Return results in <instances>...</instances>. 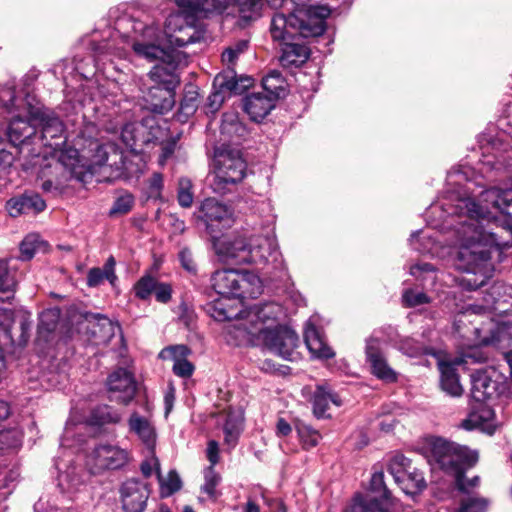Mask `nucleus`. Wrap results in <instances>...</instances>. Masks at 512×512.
<instances>
[{
    "label": "nucleus",
    "instance_id": "nucleus-43",
    "mask_svg": "<svg viewBox=\"0 0 512 512\" xmlns=\"http://www.w3.org/2000/svg\"><path fill=\"white\" fill-rule=\"evenodd\" d=\"M59 317L60 313L58 309H48L43 311L39 317V336L47 338V336L56 329Z\"/></svg>",
    "mask_w": 512,
    "mask_h": 512
},
{
    "label": "nucleus",
    "instance_id": "nucleus-53",
    "mask_svg": "<svg viewBox=\"0 0 512 512\" xmlns=\"http://www.w3.org/2000/svg\"><path fill=\"white\" fill-rule=\"evenodd\" d=\"M158 480L163 497L170 496L181 488V479L176 471H170L165 479L160 474Z\"/></svg>",
    "mask_w": 512,
    "mask_h": 512
},
{
    "label": "nucleus",
    "instance_id": "nucleus-52",
    "mask_svg": "<svg viewBox=\"0 0 512 512\" xmlns=\"http://www.w3.org/2000/svg\"><path fill=\"white\" fill-rule=\"evenodd\" d=\"M192 182L187 177H182L178 181V191L177 198L180 206L184 208H188L193 203V192H192Z\"/></svg>",
    "mask_w": 512,
    "mask_h": 512
},
{
    "label": "nucleus",
    "instance_id": "nucleus-54",
    "mask_svg": "<svg viewBox=\"0 0 512 512\" xmlns=\"http://www.w3.org/2000/svg\"><path fill=\"white\" fill-rule=\"evenodd\" d=\"M470 172V168L467 167L453 169L448 173L447 181L451 185H461L462 183L465 182V192L473 193V189L471 187V185H473V182L468 177Z\"/></svg>",
    "mask_w": 512,
    "mask_h": 512
},
{
    "label": "nucleus",
    "instance_id": "nucleus-45",
    "mask_svg": "<svg viewBox=\"0 0 512 512\" xmlns=\"http://www.w3.org/2000/svg\"><path fill=\"white\" fill-rule=\"evenodd\" d=\"M242 425V417L240 414L229 413L224 424L225 442L234 446L237 441Z\"/></svg>",
    "mask_w": 512,
    "mask_h": 512
},
{
    "label": "nucleus",
    "instance_id": "nucleus-19",
    "mask_svg": "<svg viewBox=\"0 0 512 512\" xmlns=\"http://www.w3.org/2000/svg\"><path fill=\"white\" fill-rule=\"evenodd\" d=\"M91 459L98 471L119 469L128 462V452L118 446L103 444L94 449Z\"/></svg>",
    "mask_w": 512,
    "mask_h": 512
},
{
    "label": "nucleus",
    "instance_id": "nucleus-64",
    "mask_svg": "<svg viewBox=\"0 0 512 512\" xmlns=\"http://www.w3.org/2000/svg\"><path fill=\"white\" fill-rule=\"evenodd\" d=\"M154 294L158 302L167 303L170 301L172 296V287L168 283L157 281Z\"/></svg>",
    "mask_w": 512,
    "mask_h": 512
},
{
    "label": "nucleus",
    "instance_id": "nucleus-8",
    "mask_svg": "<svg viewBox=\"0 0 512 512\" xmlns=\"http://www.w3.org/2000/svg\"><path fill=\"white\" fill-rule=\"evenodd\" d=\"M246 163L237 149L219 148L214 155V175L211 187L214 192L224 194L243 180Z\"/></svg>",
    "mask_w": 512,
    "mask_h": 512
},
{
    "label": "nucleus",
    "instance_id": "nucleus-13",
    "mask_svg": "<svg viewBox=\"0 0 512 512\" xmlns=\"http://www.w3.org/2000/svg\"><path fill=\"white\" fill-rule=\"evenodd\" d=\"M471 384V396L477 402L493 399L504 390L503 376L492 367L475 371Z\"/></svg>",
    "mask_w": 512,
    "mask_h": 512
},
{
    "label": "nucleus",
    "instance_id": "nucleus-46",
    "mask_svg": "<svg viewBox=\"0 0 512 512\" xmlns=\"http://www.w3.org/2000/svg\"><path fill=\"white\" fill-rule=\"evenodd\" d=\"M43 242L37 234H28L20 243V259L28 261L41 249Z\"/></svg>",
    "mask_w": 512,
    "mask_h": 512
},
{
    "label": "nucleus",
    "instance_id": "nucleus-5",
    "mask_svg": "<svg viewBox=\"0 0 512 512\" xmlns=\"http://www.w3.org/2000/svg\"><path fill=\"white\" fill-rule=\"evenodd\" d=\"M331 10L326 5L296 3L288 15L277 13L270 25L271 37L275 41H286L296 36L308 39L321 36L326 30V19Z\"/></svg>",
    "mask_w": 512,
    "mask_h": 512
},
{
    "label": "nucleus",
    "instance_id": "nucleus-27",
    "mask_svg": "<svg viewBox=\"0 0 512 512\" xmlns=\"http://www.w3.org/2000/svg\"><path fill=\"white\" fill-rule=\"evenodd\" d=\"M275 100L264 93H252L244 99V110L253 121H260L274 108Z\"/></svg>",
    "mask_w": 512,
    "mask_h": 512
},
{
    "label": "nucleus",
    "instance_id": "nucleus-41",
    "mask_svg": "<svg viewBox=\"0 0 512 512\" xmlns=\"http://www.w3.org/2000/svg\"><path fill=\"white\" fill-rule=\"evenodd\" d=\"M230 4H233L244 20H253L260 16L262 0H231Z\"/></svg>",
    "mask_w": 512,
    "mask_h": 512
},
{
    "label": "nucleus",
    "instance_id": "nucleus-22",
    "mask_svg": "<svg viewBox=\"0 0 512 512\" xmlns=\"http://www.w3.org/2000/svg\"><path fill=\"white\" fill-rule=\"evenodd\" d=\"M240 273L241 271L235 269L217 270L211 276V285L220 296L235 298L239 294Z\"/></svg>",
    "mask_w": 512,
    "mask_h": 512
},
{
    "label": "nucleus",
    "instance_id": "nucleus-55",
    "mask_svg": "<svg viewBox=\"0 0 512 512\" xmlns=\"http://www.w3.org/2000/svg\"><path fill=\"white\" fill-rule=\"evenodd\" d=\"M22 443V433L18 429L0 432V449H15Z\"/></svg>",
    "mask_w": 512,
    "mask_h": 512
},
{
    "label": "nucleus",
    "instance_id": "nucleus-47",
    "mask_svg": "<svg viewBox=\"0 0 512 512\" xmlns=\"http://www.w3.org/2000/svg\"><path fill=\"white\" fill-rule=\"evenodd\" d=\"M296 430L305 449L315 447L321 439L320 433L305 423H297Z\"/></svg>",
    "mask_w": 512,
    "mask_h": 512
},
{
    "label": "nucleus",
    "instance_id": "nucleus-44",
    "mask_svg": "<svg viewBox=\"0 0 512 512\" xmlns=\"http://www.w3.org/2000/svg\"><path fill=\"white\" fill-rule=\"evenodd\" d=\"M262 86L266 91V95L272 97L275 101L281 97L284 92V80L277 71H273L264 77L262 80Z\"/></svg>",
    "mask_w": 512,
    "mask_h": 512
},
{
    "label": "nucleus",
    "instance_id": "nucleus-21",
    "mask_svg": "<svg viewBox=\"0 0 512 512\" xmlns=\"http://www.w3.org/2000/svg\"><path fill=\"white\" fill-rule=\"evenodd\" d=\"M231 297L221 296L220 299L214 301L208 306V312L212 318L217 321H233L228 327V333L236 339V329L238 322L244 313L249 309L238 310L228 304Z\"/></svg>",
    "mask_w": 512,
    "mask_h": 512
},
{
    "label": "nucleus",
    "instance_id": "nucleus-11",
    "mask_svg": "<svg viewBox=\"0 0 512 512\" xmlns=\"http://www.w3.org/2000/svg\"><path fill=\"white\" fill-rule=\"evenodd\" d=\"M31 121L41 128L40 140L44 146L57 150L65 143L64 125L60 118L47 108L31 109Z\"/></svg>",
    "mask_w": 512,
    "mask_h": 512
},
{
    "label": "nucleus",
    "instance_id": "nucleus-61",
    "mask_svg": "<svg viewBox=\"0 0 512 512\" xmlns=\"http://www.w3.org/2000/svg\"><path fill=\"white\" fill-rule=\"evenodd\" d=\"M487 501L482 498L468 497L461 503L458 512H485Z\"/></svg>",
    "mask_w": 512,
    "mask_h": 512
},
{
    "label": "nucleus",
    "instance_id": "nucleus-3",
    "mask_svg": "<svg viewBox=\"0 0 512 512\" xmlns=\"http://www.w3.org/2000/svg\"><path fill=\"white\" fill-rule=\"evenodd\" d=\"M145 35L151 41L135 40L132 47L136 55L150 62L159 61L150 71L149 77L154 82L148 90L146 101L151 109L158 113H165L175 104V88L180 83L178 69L186 66L185 56L177 51H165L159 42L157 29L150 27Z\"/></svg>",
    "mask_w": 512,
    "mask_h": 512
},
{
    "label": "nucleus",
    "instance_id": "nucleus-62",
    "mask_svg": "<svg viewBox=\"0 0 512 512\" xmlns=\"http://www.w3.org/2000/svg\"><path fill=\"white\" fill-rule=\"evenodd\" d=\"M150 456L142 462L141 464V472L145 477H150L154 471L157 473V477H159L160 473V463L158 458L154 454V449H148Z\"/></svg>",
    "mask_w": 512,
    "mask_h": 512
},
{
    "label": "nucleus",
    "instance_id": "nucleus-51",
    "mask_svg": "<svg viewBox=\"0 0 512 512\" xmlns=\"http://www.w3.org/2000/svg\"><path fill=\"white\" fill-rule=\"evenodd\" d=\"M56 468L60 471L58 476V484L62 491L70 492L75 490L79 485L80 481L75 473V468L70 467L66 471H61V467L56 463Z\"/></svg>",
    "mask_w": 512,
    "mask_h": 512
},
{
    "label": "nucleus",
    "instance_id": "nucleus-57",
    "mask_svg": "<svg viewBox=\"0 0 512 512\" xmlns=\"http://www.w3.org/2000/svg\"><path fill=\"white\" fill-rule=\"evenodd\" d=\"M403 302L407 307H415L422 304H427L430 302L429 296H427L423 292H419L413 289H407L404 291Z\"/></svg>",
    "mask_w": 512,
    "mask_h": 512
},
{
    "label": "nucleus",
    "instance_id": "nucleus-15",
    "mask_svg": "<svg viewBox=\"0 0 512 512\" xmlns=\"http://www.w3.org/2000/svg\"><path fill=\"white\" fill-rule=\"evenodd\" d=\"M109 399L127 405L135 396L136 384L133 375L124 368L113 371L107 378Z\"/></svg>",
    "mask_w": 512,
    "mask_h": 512
},
{
    "label": "nucleus",
    "instance_id": "nucleus-29",
    "mask_svg": "<svg viewBox=\"0 0 512 512\" xmlns=\"http://www.w3.org/2000/svg\"><path fill=\"white\" fill-rule=\"evenodd\" d=\"M494 416V411L490 407L481 405L462 421L461 427L466 430L481 429L493 433L495 429Z\"/></svg>",
    "mask_w": 512,
    "mask_h": 512
},
{
    "label": "nucleus",
    "instance_id": "nucleus-34",
    "mask_svg": "<svg viewBox=\"0 0 512 512\" xmlns=\"http://www.w3.org/2000/svg\"><path fill=\"white\" fill-rule=\"evenodd\" d=\"M220 132L223 140L239 142L247 135L245 125L239 120V116L235 112H227L222 116Z\"/></svg>",
    "mask_w": 512,
    "mask_h": 512
},
{
    "label": "nucleus",
    "instance_id": "nucleus-31",
    "mask_svg": "<svg viewBox=\"0 0 512 512\" xmlns=\"http://www.w3.org/2000/svg\"><path fill=\"white\" fill-rule=\"evenodd\" d=\"M237 86L233 76L228 78L225 74H218L214 79L215 91L208 97V105L211 111H216L220 108L226 98V93H236L238 90Z\"/></svg>",
    "mask_w": 512,
    "mask_h": 512
},
{
    "label": "nucleus",
    "instance_id": "nucleus-36",
    "mask_svg": "<svg viewBox=\"0 0 512 512\" xmlns=\"http://www.w3.org/2000/svg\"><path fill=\"white\" fill-rule=\"evenodd\" d=\"M239 294H236L235 299L240 298H256L262 292V282L260 278L249 271H241L238 280Z\"/></svg>",
    "mask_w": 512,
    "mask_h": 512
},
{
    "label": "nucleus",
    "instance_id": "nucleus-33",
    "mask_svg": "<svg viewBox=\"0 0 512 512\" xmlns=\"http://www.w3.org/2000/svg\"><path fill=\"white\" fill-rule=\"evenodd\" d=\"M304 339L307 348L314 356L325 359H329L334 356L333 350L325 343L322 335L313 324L307 323L304 332Z\"/></svg>",
    "mask_w": 512,
    "mask_h": 512
},
{
    "label": "nucleus",
    "instance_id": "nucleus-9",
    "mask_svg": "<svg viewBox=\"0 0 512 512\" xmlns=\"http://www.w3.org/2000/svg\"><path fill=\"white\" fill-rule=\"evenodd\" d=\"M370 494H358L354 497L352 504L346 512H390V491L384 482L383 471H375L370 480Z\"/></svg>",
    "mask_w": 512,
    "mask_h": 512
},
{
    "label": "nucleus",
    "instance_id": "nucleus-24",
    "mask_svg": "<svg viewBox=\"0 0 512 512\" xmlns=\"http://www.w3.org/2000/svg\"><path fill=\"white\" fill-rule=\"evenodd\" d=\"M460 363L459 359L453 362L444 360L438 362L441 389L452 397H459L464 391L455 367Z\"/></svg>",
    "mask_w": 512,
    "mask_h": 512
},
{
    "label": "nucleus",
    "instance_id": "nucleus-58",
    "mask_svg": "<svg viewBox=\"0 0 512 512\" xmlns=\"http://www.w3.org/2000/svg\"><path fill=\"white\" fill-rule=\"evenodd\" d=\"M190 349L185 345H174L164 348L159 357L162 359H172L176 362V359H186L189 355Z\"/></svg>",
    "mask_w": 512,
    "mask_h": 512
},
{
    "label": "nucleus",
    "instance_id": "nucleus-17",
    "mask_svg": "<svg viewBox=\"0 0 512 512\" xmlns=\"http://www.w3.org/2000/svg\"><path fill=\"white\" fill-rule=\"evenodd\" d=\"M200 211L207 229H211V231L214 228L230 227L234 222L231 208L214 198L205 199L201 204Z\"/></svg>",
    "mask_w": 512,
    "mask_h": 512
},
{
    "label": "nucleus",
    "instance_id": "nucleus-23",
    "mask_svg": "<svg viewBox=\"0 0 512 512\" xmlns=\"http://www.w3.org/2000/svg\"><path fill=\"white\" fill-rule=\"evenodd\" d=\"M46 208L45 201L34 193L23 194L20 197L12 198L6 203V210L11 217H18L21 214L39 213Z\"/></svg>",
    "mask_w": 512,
    "mask_h": 512
},
{
    "label": "nucleus",
    "instance_id": "nucleus-37",
    "mask_svg": "<svg viewBox=\"0 0 512 512\" xmlns=\"http://www.w3.org/2000/svg\"><path fill=\"white\" fill-rule=\"evenodd\" d=\"M501 170L512 172V151L507 157L498 154H493L491 156L484 155L483 160H481V167L479 168V171L484 177L492 180V176L490 174H492L493 171L498 172Z\"/></svg>",
    "mask_w": 512,
    "mask_h": 512
},
{
    "label": "nucleus",
    "instance_id": "nucleus-48",
    "mask_svg": "<svg viewBox=\"0 0 512 512\" xmlns=\"http://www.w3.org/2000/svg\"><path fill=\"white\" fill-rule=\"evenodd\" d=\"M204 479L205 482L201 488L202 492L206 493L211 499L215 500L218 497L216 487L220 483V475L216 472L214 467L209 466L205 469Z\"/></svg>",
    "mask_w": 512,
    "mask_h": 512
},
{
    "label": "nucleus",
    "instance_id": "nucleus-35",
    "mask_svg": "<svg viewBox=\"0 0 512 512\" xmlns=\"http://www.w3.org/2000/svg\"><path fill=\"white\" fill-rule=\"evenodd\" d=\"M330 403H333L336 406H340L341 400L336 394L332 393L326 386H317L312 398L314 415L317 418L325 417L326 411Z\"/></svg>",
    "mask_w": 512,
    "mask_h": 512
},
{
    "label": "nucleus",
    "instance_id": "nucleus-6",
    "mask_svg": "<svg viewBox=\"0 0 512 512\" xmlns=\"http://www.w3.org/2000/svg\"><path fill=\"white\" fill-rule=\"evenodd\" d=\"M178 9L177 12L171 13L165 21V31L162 33L155 25L146 26L143 30L141 38L138 40L151 41V37L145 35L148 28L154 27L159 35L161 47L167 51H176L173 47H183L191 43H196L204 38V32L197 27V17ZM179 52V50H177ZM181 53V51H180ZM182 54L186 56L183 52ZM187 59V57H185Z\"/></svg>",
    "mask_w": 512,
    "mask_h": 512
},
{
    "label": "nucleus",
    "instance_id": "nucleus-2",
    "mask_svg": "<svg viewBox=\"0 0 512 512\" xmlns=\"http://www.w3.org/2000/svg\"><path fill=\"white\" fill-rule=\"evenodd\" d=\"M281 308L275 303L256 304L242 315L236 329L237 344L263 347L287 360L298 345V336L277 322Z\"/></svg>",
    "mask_w": 512,
    "mask_h": 512
},
{
    "label": "nucleus",
    "instance_id": "nucleus-42",
    "mask_svg": "<svg viewBox=\"0 0 512 512\" xmlns=\"http://www.w3.org/2000/svg\"><path fill=\"white\" fill-rule=\"evenodd\" d=\"M412 467L410 459L403 454L396 453L390 457L387 470L393 476L395 483L401 481L403 475Z\"/></svg>",
    "mask_w": 512,
    "mask_h": 512
},
{
    "label": "nucleus",
    "instance_id": "nucleus-50",
    "mask_svg": "<svg viewBox=\"0 0 512 512\" xmlns=\"http://www.w3.org/2000/svg\"><path fill=\"white\" fill-rule=\"evenodd\" d=\"M395 346L404 354L410 357H417L427 353L426 347L410 337L401 338Z\"/></svg>",
    "mask_w": 512,
    "mask_h": 512
},
{
    "label": "nucleus",
    "instance_id": "nucleus-25",
    "mask_svg": "<svg viewBox=\"0 0 512 512\" xmlns=\"http://www.w3.org/2000/svg\"><path fill=\"white\" fill-rule=\"evenodd\" d=\"M128 428L129 432L135 434L148 449H154L157 435L154 425L148 418L133 412L128 419Z\"/></svg>",
    "mask_w": 512,
    "mask_h": 512
},
{
    "label": "nucleus",
    "instance_id": "nucleus-20",
    "mask_svg": "<svg viewBox=\"0 0 512 512\" xmlns=\"http://www.w3.org/2000/svg\"><path fill=\"white\" fill-rule=\"evenodd\" d=\"M231 0H175L181 11L200 17H208L213 14H221L230 5Z\"/></svg>",
    "mask_w": 512,
    "mask_h": 512
},
{
    "label": "nucleus",
    "instance_id": "nucleus-39",
    "mask_svg": "<svg viewBox=\"0 0 512 512\" xmlns=\"http://www.w3.org/2000/svg\"><path fill=\"white\" fill-rule=\"evenodd\" d=\"M121 420L122 414L109 405L95 407L88 418V422L95 426L117 424Z\"/></svg>",
    "mask_w": 512,
    "mask_h": 512
},
{
    "label": "nucleus",
    "instance_id": "nucleus-32",
    "mask_svg": "<svg viewBox=\"0 0 512 512\" xmlns=\"http://www.w3.org/2000/svg\"><path fill=\"white\" fill-rule=\"evenodd\" d=\"M120 137L124 145L133 151L150 142L147 127L139 122L126 123L121 129Z\"/></svg>",
    "mask_w": 512,
    "mask_h": 512
},
{
    "label": "nucleus",
    "instance_id": "nucleus-56",
    "mask_svg": "<svg viewBox=\"0 0 512 512\" xmlns=\"http://www.w3.org/2000/svg\"><path fill=\"white\" fill-rule=\"evenodd\" d=\"M248 47V43L245 40H240L235 44L227 47L222 53V61L228 66L234 65L238 56L243 53Z\"/></svg>",
    "mask_w": 512,
    "mask_h": 512
},
{
    "label": "nucleus",
    "instance_id": "nucleus-7",
    "mask_svg": "<svg viewBox=\"0 0 512 512\" xmlns=\"http://www.w3.org/2000/svg\"><path fill=\"white\" fill-rule=\"evenodd\" d=\"M431 455L439 467L456 479L459 490H465L464 471L478 461V452L466 446L436 438L431 442Z\"/></svg>",
    "mask_w": 512,
    "mask_h": 512
},
{
    "label": "nucleus",
    "instance_id": "nucleus-14",
    "mask_svg": "<svg viewBox=\"0 0 512 512\" xmlns=\"http://www.w3.org/2000/svg\"><path fill=\"white\" fill-rule=\"evenodd\" d=\"M149 484L129 479L120 487V500L124 512H143L150 496Z\"/></svg>",
    "mask_w": 512,
    "mask_h": 512
},
{
    "label": "nucleus",
    "instance_id": "nucleus-18",
    "mask_svg": "<svg viewBox=\"0 0 512 512\" xmlns=\"http://www.w3.org/2000/svg\"><path fill=\"white\" fill-rule=\"evenodd\" d=\"M55 169L66 170L62 175L68 176V179L75 178L84 181L87 170L91 169V165L86 161V155H80L75 148H67L60 151Z\"/></svg>",
    "mask_w": 512,
    "mask_h": 512
},
{
    "label": "nucleus",
    "instance_id": "nucleus-49",
    "mask_svg": "<svg viewBox=\"0 0 512 512\" xmlns=\"http://www.w3.org/2000/svg\"><path fill=\"white\" fill-rule=\"evenodd\" d=\"M157 280L151 275L142 276L134 285L135 296L141 300H146L154 293Z\"/></svg>",
    "mask_w": 512,
    "mask_h": 512
},
{
    "label": "nucleus",
    "instance_id": "nucleus-63",
    "mask_svg": "<svg viewBox=\"0 0 512 512\" xmlns=\"http://www.w3.org/2000/svg\"><path fill=\"white\" fill-rule=\"evenodd\" d=\"M172 370L175 375L182 378H188L194 372V365L187 359H176V362H174L173 364Z\"/></svg>",
    "mask_w": 512,
    "mask_h": 512
},
{
    "label": "nucleus",
    "instance_id": "nucleus-38",
    "mask_svg": "<svg viewBox=\"0 0 512 512\" xmlns=\"http://www.w3.org/2000/svg\"><path fill=\"white\" fill-rule=\"evenodd\" d=\"M396 484L408 495L417 494L426 487L423 473L415 467L407 470L401 481H398Z\"/></svg>",
    "mask_w": 512,
    "mask_h": 512
},
{
    "label": "nucleus",
    "instance_id": "nucleus-4",
    "mask_svg": "<svg viewBox=\"0 0 512 512\" xmlns=\"http://www.w3.org/2000/svg\"><path fill=\"white\" fill-rule=\"evenodd\" d=\"M214 247L223 262L251 264L275 278L286 275V264L273 235H239L218 240Z\"/></svg>",
    "mask_w": 512,
    "mask_h": 512
},
{
    "label": "nucleus",
    "instance_id": "nucleus-59",
    "mask_svg": "<svg viewBox=\"0 0 512 512\" xmlns=\"http://www.w3.org/2000/svg\"><path fill=\"white\" fill-rule=\"evenodd\" d=\"M92 318L97 322L99 331L102 333L103 339H110L114 336L116 325L106 316L101 314H95Z\"/></svg>",
    "mask_w": 512,
    "mask_h": 512
},
{
    "label": "nucleus",
    "instance_id": "nucleus-16",
    "mask_svg": "<svg viewBox=\"0 0 512 512\" xmlns=\"http://www.w3.org/2000/svg\"><path fill=\"white\" fill-rule=\"evenodd\" d=\"M366 359L371 367V372L378 379L393 383L397 381V373L389 366L380 348V340L371 336L366 342Z\"/></svg>",
    "mask_w": 512,
    "mask_h": 512
},
{
    "label": "nucleus",
    "instance_id": "nucleus-1",
    "mask_svg": "<svg viewBox=\"0 0 512 512\" xmlns=\"http://www.w3.org/2000/svg\"><path fill=\"white\" fill-rule=\"evenodd\" d=\"M473 197L451 193L433 203L426 212L433 229L451 231L458 250L454 265L468 275L462 284L468 289L483 286L494 271L492 255L500 259L512 244V188L491 187Z\"/></svg>",
    "mask_w": 512,
    "mask_h": 512
},
{
    "label": "nucleus",
    "instance_id": "nucleus-30",
    "mask_svg": "<svg viewBox=\"0 0 512 512\" xmlns=\"http://www.w3.org/2000/svg\"><path fill=\"white\" fill-rule=\"evenodd\" d=\"M410 246L422 253L431 254L433 256L439 255L441 248L440 241L438 239V233L432 230H420L412 233L410 239Z\"/></svg>",
    "mask_w": 512,
    "mask_h": 512
},
{
    "label": "nucleus",
    "instance_id": "nucleus-60",
    "mask_svg": "<svg viewBox=\"0 0 512 512\" xmlns=\"http://www.w3.org/2000/svg\"><path fill=\"white\" fill-rule=\"evenodd\" d=\"M133 204H134V199L131 194L121 195L120 197H118L115 200V202L110 210V214L111 215L126 214L132 209Z\"/></svg>",
    "mask_w": 512,
    "mask_h": 512
},
{
    "label": "nucleus",
    "instance_id": "nucleus-26",
    "mask_svg": "<svg viewBox=\"0 0 512 512\" xmlns=\"http://www.w3.org/2000/svg\"><path fill=\"white\" fill-rule=\"evenodd\" d=\"M31 109H29L28 121L19 116L14 117L5 132L10 144L17 149L20 145L26 144V141L35 134V124L31 121Z\"/></svg>",
    "mask_w": 512,
    "mask_h": 512
},
{
    "label": "nucleus",
    "instance_id": "nucleus-28",
    "mask_svg": "<svg viewBox=\"0 0 512 512\" xmlns=\"http://www.w3.org/2000/svg\"><path fill=\"white\" fill-rule=\"evenodd\" d=\"M310 56V49L304 43L285 42L282 47L280 64L285 68L299 67L303 65Z\"/></svg>",
    "mask_w": 512,
    "mask_h": 512
},
{
    "label": "nucleus",
    "instance_id": "nucleus-40",
    "mask_svg": "<svg viewBox=\"0 0 512 512\" xmlns=\"http://www.w3.org/2000/svg\"><path fill=\"white\" fill-rule=\"evenodd\" d=\"M15 287V272L8 266L6 260H0V301L12 298Z\"/></svg>",
    "mask_w": 512,
    "mask_h": 512
},
{
    "label": "nucleus",
    "instance_id": "nucleus-12",
    "mask_svg": "<svg viewBox=\"0 0 512 512\" xmlns=\"http://www.w3.org/2000/svg\"><path fill=\"white\" fill-rule=\"evenodd\" d=\"M91 156H86V161L91 165V169L87 170V174H93L97 168L109 166L116 172V177L123 174L125 169V160L123 153L113 143L99 144L97 141L90 143Z\"/></svg>",
    "mask_w": 512,
    "mask_h": 512
},
{
    "label": "nucleus",
    "instance_id": "nucleus-10",
    "mask_svg": "<svg viewBox=\"0 0 512 512\" xmlns=\"http://www.w3.org/2000/svg\"><path fill=\"white\" fill-rule=\"evenodd\" d=\"M483 301V305H473L467 308L466 311L460 315V318L480 313L493 312L498 315L511 313L512 286L501 282L493 284L489 291L485 294ZM460 322H462V319L455 321V326L457 328Z\"/></svg>",
    "mask_w": 512,
    "mask_h": 512
}]
</instances>
